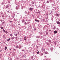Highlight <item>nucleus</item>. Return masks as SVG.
<instances>
[{"label":"nucleus","mask_w":60,"mask_h":60,"mask_svg":"<svg viewBox=\"0 0 60 60\" xmlns=\"http://www.w3.org/2000/svg\"><path fill=\"white\" fill-rule=\"evenodd\" d=\"M34 9V8H29V10L30 11H33V10Z\"/></svg>","instance_id":"1"},{"label":"nucleus","mask_w":60,"mask_h":60,"mask_svg":"<svg viewBox=\"0 0 60 60\" xmlns=\"http://www.w3.org/2000/svg\"><path fill=\"white\" fill-rule=\"evenodd\" d=\"M22 46L21 45H19V48H21V47H22Z\"/></svg>","instance_id":"2"},{"label":"nucleus","mask_w":60,"mask_h":60,"mask_svg":"<svg viewBox=\"0 0 60 60\" xmlns=\"http://www.w3.org/2000/svg\"><path fill=\"white\" fill-rule=\"evenodd\" d=\"M35 21L37 22H39V21L38 20L36 19H35Z\"/></svg>","instance_id":"3"},{"label":"nucleus","mask_w":60,"mask_h":60,"mask_svg":"<svg viewBox=\"0 0 60 60\" xmlns=\"http://www.w3.org/2000/svg\"><path fill=\"white\" fill-rule=\"evenodd\" d=\"M55 10H56L57 11H59V9L58 8H55Z\"/></svg>","instance_id":"4"},{"label":"nucleus","mask_w":60,"mask_h":60,"mask_svg":"<svg viewBox=\"0 0 60 60\" xmlns=\"http://www.w3.org/2000/svg\"><path fill=\"white\" fill-rule=\"evenodd\" d=\"M1 17H2V19H4V15L3 14V15H2L1 16Z\"/></svg>","instance_id":"5"},{"label":"nucleus","mask_w":60,"mask_h":60,"mask_svg":"<svg viewBox=\"0 0 60 60\" xmlns=\"http://www.w3.org/2000/svg\"><path fill=\"white\" fill-rule=\"evenodd\" d=\"M8 60H12V59L10 57H9L8 58Z\"/></svg>","instance_id":"6"},{"label":"nucleus","mask_w":60,"mask_h":60,"mask_svg":"<svg viewBox=\"0 0 60 60\" xmlns=\"http://www.w3.org/2000/svg\"><path fill=\"white\" fill-rule=\"evenodd\" d=\"M56 26H54V28H53V30H55V29H56Z\"/></svg>","instance_id":"7"},{"label":"nucleus","mask_w":60,"mask_h":60,"mask_svg":"<svg viewBox=\"0 0 60 60\" xmlns=\"http://www.w3.org/2000/svg\"><path fill=\"white\" fill-rule=\"evenodd\" d=\"M54 34H56L57 33V31H54Z\"/></svg>","instance_id":"8"},{"label":"nucleus","mask_w":60,"mask_h":60,"mask_svg":"<svg viewBox=\"0 0 60 60\" xmlns=\"http://www.w3.org/2000/svg\"><path fill=\"white\" fill-rule=\"evenodd\" d=\"M57 24H58V25H59L60 24V22L59 21L57 22Z\"/></svg>","instance_id":"9"},{"label":"nucleus","mask_w":60,"mask_h":60,"mask_svg":"<svg viewBox=\"0 0 60 60\" xmlns=\"http://www.w3.org/2000/svg\"><path fill=\"white\" fill-rule=\"evenodd\" d=\"M56 16H57V17H58V16H59V15H58V14H56Z\"/></svg>","instance_id":"10"},{"label":"nucleus","mask_w":60,"mask_h":60,"mask_svg":"<svg viewBox=\"0 0 60 60\" xmlns=\"http://www.w3.org/2000/svg\"><path fill=\"white\" fill-rule=\"evenodd\" d=\"M37 49H39V48H40V46H37Z\"/></svg>","instance_id":"11"},{"label":"nucleus","mask_w":60,"mask_h":60,"mask_svg":"<svg viewBox=\"0 0 60 60\" xmlns=\"http://www.w3.org/2000/svg\"><path fill=\"white\" fill-rule=\"evenodd\" d=\"M51 51L52 52V50H53V48L52 47L51 48Z\"/></svg>","instance_id":"12"},{"label":"nucleus","mask_w":60,"mask_h":60,"mask_svg":"<svg viewBox=\"0 0 60 60\" xmlns=\"http://www.w3.org/2000/svg\"><path fill=\"white\" fill-rule=\"evenodd\" d=\"M11 40V38H9V39H8L7 40V41H10V40Z\"/></svg>","instance_id":"13"},{"label":"nucleus","mask_w":60,"mask_h":60,"mask_svg":"<svg viewBox=\"0 0 60 60\" xmlns=\"http://www.w3.org/2000/svg\"><path fill=\"white\" fill-rule=\"evenodd\" d=\"M14 35H15V36H17V35H18V34H15V33Z\"/></svg>","instance_id":"14"},{"label":"nucleus","mask_w":60,"mask_h":60,"mask_svg":"<svg viewBox=\"0 0 60 60\" xmlns=\"http://www.w3.org/2000/svg\"><path fill=\"white\" fill-rule=\"evenodd\" d=\"M1 4L3 5L4 4V2H3L2 3H1Z\"/></svg>","instance_id":"15"},{"label":"nucleus","mask_w":60,"mask_h":60,"mask_svg":"<svg viewBox=\"0 0 60 60\" xmlns=\"http://www.w3.org/2000/svg\"><path fill=\"white\" fill-rule=\"evenodd\" d=\"M7 46H5V50H6V49H7Z\"/></svg>","instance_id":"16"},{"label":"nucleus","mask_w":60,"mask_h":60,"mask_svg":"<svg viewBox=\"0 0 60 60\" xmlns=\"http://www.w3.org/2000/svg\"><path fill=\"white\" fill-rule=\"evenodd\" d=\"M27 25H28V24H30V22H27Z\"/></svg>","instance_id":"17"},{"label":"nucleus","mask_w":60,"mask_h":60,"mask_svg":"<svg viewBox=\"0 0 60 60\" xmlns=\"http://www.w3.org/2000/svg\"><path fill=\"white\" fill-rule=\"evenodd\" d=\"M45 53L46 54H49V53L47 52H45Z\"/></svg>","instance_id":"18"},{"label":"nucleus","mask_w":60,"mask_h":60,"mask_svg":"<svg viewBox=\"0 0 60 60\" xmlns=\"http://www.w3.org/2000/svg\"><path fill=\"white\" fill-rule=\"evenodd\" d=\"M34 31H37V30L36 29V28L34 29Z\"/></svg>","instance_id":"19"},{"label":"nucleus","mask_w":60,"mask_h":60,"mask_svg":"<svg viewBox=\"0 0 60 60\" xmlns=\"http://www.w3.org/2000/svg\"><path fill=\"white\" fill-rule=\"evenodd\" d=\"M26 37H24V40H26Z\"/></svg>","instance_id":"20"},{"label":"nucleus","mask_w":60,"mask_h":60,"mask_svg":"<svg viewBox=\"0 0 60 60\" xmlns=\"http://www.w3.org/2000/svg\"><path fill=\"white\" fill-rule=\"evenodd\" d=\"M14 21H16V19H15V18L14 19Z\"/></svg>","instance_id":"21"},{"label":"nucleus","mask_w":60,"mask_h":60,"mask_svg":"<svg viewBox=\"0 0 60 60\" xmlns=\"http://www.w3.org/2000/svg\"><path fill=\"white\" fill-rule=\"evenodd\" d=\"M0 14L1 15H3V12H0Z\"/></svg>","instance_id":"22"},{"label":"nucleus","mask_w":60,"mask_h":60,"mask_svg":"<svg viewBox=\"0 0 60 60\" xmlns=\"http://www.w3.org/2000/svg\"><path fill=\"white\" fill-rule=\"evenodd\" d=\"M9 7V6H8V5H7L6 6V8H8V7Z\"/></svg>","instance_id":"23"},{"label":"nucleus","mask_w":60,"mask_h":60,"mask_svg":"<svg viewBox=\"0 0 60 60\" xmlns=\"http://www.w3.org/2000/svg\"><path fill=\"white\" fill-rule=\"evenodd\" d=\"M15 39H16V40H18V38H17V37H15Z\"/></svg>","instance_id":"24"},{"label":"nucleus","mask_w":60,"mask_h":60,"mask_svg":"<svg viewBox=\"0 0 60 60\" xmlns=\"http://www.w3.org/2000/svg\"><path fill=\"white\" fill-rule=\"evenodd\" d=\"M46 35H48V34H49V33H48L46 32Z\"/></svg>","instance_id":"25"},{"label":"nucleus","mask_w":60,"mask_h":60,"mask_svg":"<svg viewBox=\"0 0 60 60\" xmlns=\"http://www.w3.org/2000/svg\"><path fill=\"white\" fill-rule=\"evenodd\" d=\"M13 36V35H12V34H10V36H11V37H12V36Z\"/></svg>","instance_id":"26"},{"label":"nucleus","mask_w":60,"mask_h":60,"mask_svg":"<svg viewBox=\"0 0 60 60\" xmlns=\"http://www.w3.org/2000/svg\"><path fill=\"white\" fill-rule=\"evenodd\" d=\"M27 11H25V13H26H26H27Z\"/></svg>","instance_id":"27"},{"label":"nucleus","mask_w":60,"mask_h":60,"mask_svg":"<svg viewBox=\"0 0 60 60\" xmlns=\"http://www.w3.org/2000/svg\"><path fill=\"white\" fill-rule=\"evenodd\" d=\"M39 51H38V52H37V53L38 54H39Z\"/></svg>","instance_id":"28"},{"label":"nucleus","mask_w":60,"mask_h":60,"mask_svg":"<svg viewBox=\"0 0 60 60\" xmlns=\"http://www.w3.org/2000/svg\"><path fill=\"white\" fill-rule=\"evenodd\" d=\"M1 29H3L4 28V27H1Z\"/></svg>","instance_id":"29"},{"label":"nucleus","mask_w":60,"mask_h":60,"mask_svg":"<svg viewBox=\"0 0 60 60\" xmlns=\"http://www.w3.org/2000/svg\"><path fill=\"white\" fill-rule=\"evenodd\" d=\"M37 42H39V40L38 39H37Z\"/></svg>","instance_id":"30"},{"label":"nucleus","mask_w":60,"mask_h":60,"mask_svg":"<svg viewBox=\"0 0 60 60\" xmlns=\"http://www.w3.org/2000/svg\"><path fill=\"white\" fill-rule=\"evenodd\" d=\"M5 32V33L6 34H7V33H8V32H7V31H6Z\"/></svg>","instance_id":"31"},{"label":"nucleus","mask_w":60,"mask_h":60,"mask_svg":"<svg viewBox=\"0 0 60 60\" xmlns=\"http://www.w3.org/2000/svg\"><path fill=\"white\" fill-rule=\"evenodd\" d=\"M30 12H29L28 13H27V15H29V13H30Z\"/></svg>","instance_id":"32"},{"label":"nucleus","mask_w":60,"mask_h":60,"mask_svg":"<svg viewBox=\"0 0 60 60\" xmlns=\"http://www.w3.org/2000/svg\"><path fill=\"white\" fill-rule=\"evenodd\" d=\"M3 31L4 32H5V30H4L3 29Z\"/></svg>","instance_id":"33"},{"label":"nucleus","mask_w":60,"mask_h":60,"mask_svg":"<svg viewBox=\"0 0 60 60\" xmlns=\"http://www.w3.org/2000/svg\"><path fill=\"white\" fill-rule=\"evenodd\" d=\"M16 47L17 48H19V47H18L17 45L16 46Z\"/></svg>","instance_id":"34"},{"label":"nucleus","mask_w":60,"mask_h":60,"mask_svg":"<svg viewBox=\"0 0 60 60\" xmlns=\"http://www.w3.org/2000/svg\"><path fill=\"white\" fill-rule=\"evenodd\" d=\"M32 46H33V45H34V46H33V47H34V46H35V45H34V44H32Z\"/></svg>","instance_id":"35"},{"label":"nucleus","mask_w":60,"mask_h":60,"mask_svg":"<svg viewBox=\"0 0 60 60\" xmlns=\"http://www.w3.org/2000/svg\"><path fill=\"white\" fill-rule=\"evenodd\" d=\"M47 45H49V43H47Z\"/></svg>","instance_id":"36"},{"label":"nucleus","mask_w":60,"mask_h":60,"mask_svg":"<svg viewBox=\"0 0 60 60\" xmlns=\"http://www.w3.org/2000/svg\"><path fill=\"white\" fill-rule=\"evenodd\" d=\"M25 21L24 20V19H23L22 21V22H24V21Z\"/></svg>","instance_id":"37"},{"label":"nucleus","mask_w":60,"mask_h":60,"mask_svg":"<svg viewBox=\"0 0 60 60\" xmlns=\"http://www.w3.org/2000/svg\"><path fill=\"white\" fill-rule=\"evenodd\" d=\"M46 3H48L49 4V1H47Z\"/></svg>","instance_id":"38"},{"label":"nucleus","mask_w":60,"mask_h":60,"mask_svg":"<svg viewBox=\"0 0 60 60\" xmlns=\"http://www.w3.org/2000/svg\"><path fill=\"white\" fill-rule=\"evenodd\" d=\"M13 16H14L15 15V14H13Z\"/></svg>","instance_id":"39"},{"label":"nucleus","mask_w":60,"mask_h":60,"mask_svg":"<svg viewBox=\"0 0 60 60\" xmlns=\"http://www.w3.org/2000/svg\"><path fill=\"white\" fill-rule=\"evenodd\" d=\"M7 12L8 13H9V11H8L7 10Z\"/></svg>","instance_id":"40"},{"label":"nucleus","mask_w":60,"mask_h":60,"mask_svg":"<svg viewBox=\"0 0 60 60\" xmlns=\"http://www.w3.org/2000/svg\"><path fill=\"white\" fill-rule=\"evenodd\" d=\"M2 24H3V25H4V22H2Z\"/></svg>","instance_id":"41"},{"label":"nucleus","mask_w":60,"mask_h":60,"mask_svg":"<svg viewBox=\"0 0 60 60\" xmlns=\"http://www.w3.org/2000/svg\"><path fill=\"white\" fill-rule=\"evenodd\" d=\"M51 20H52V21H53V18H52Z\"/></svg>","instance_id":"42"},{"label":"nucleus","mask_w":60,"mask_h":60,"mask_svg":"<svg viewBox=\"0 0 60 60\" xmlns=\"http://www.w3.org/2000/svg\"><path fill=\"white\" fill-rule=\"evenodd\" d=\"M41 55H43V53H41Z\"/></svg>","instance_id":"43"},{"label":"nucleus","mask_w":60,"mask_h":60,"mask_svg":"<svg viewBox=\"0 0 60 60\" xmlns=\"http://www.w3.org/2000/svg\"><path fill=\"white\" fill-rule=\"evenodd\" d=\"M8 3H10V1H8Z\"/></svg>","instance_id":"44"},{"label":"nucleus","mask_w":60,"mask_h":60,"mask_svg":"<svg viewBox=\"0 0 60 60\" xmlns=\"http://www.w3.org/2000/svg\"><path fill=\"white\" fill-rule=\"evenodd\" d=\"M52 6H54V4H52Z\"/></svg>","instance_id":"45"},{"label":"nucleus","mask_w":60,"mask_h":60,"mask_svg":"<svg viewBox=\"0 0 60 60\" xmlns=\"http://www.w3.org/2000/svg\"><path fill=\"white\" fill-rule=\"evenodd\" d=\"M43 51H45V49H43Z\"/></svg>","instance_id":"46"},{"label":"nucleus","mask_w":60,"mask_h":60,"mask_svg":"<svg viewBox=\"0 0 60 60\" xmlns=\"http://www.w3.org/2000/svg\"><path fill=\"white\" fill-rule=\"evenodd\" d=\"M11 38L12 39H14V37H12Z\"/></svg>","instance_id":"47"},{"label":"nucleus","mask_w":60,"mask_h":60,"mask_svg":"<svg viewBox=\"0 0 60 60\" xmlns=\"http://www.w3.org/2000/svg\"><path fill=\"white\" fill-rule=\"evenodd\" d=\"M4 38H5V36H3Z\"/></svg>","instance_id":"48"},{"label":"nucleus","mask_w":60,"mask_h":60,"mask_svg":"<svg viewBox=\"0 0 60 60\" xmlns=\"http://www.w3.org/2000/svg\"><path fill=\"white\" fill-rule=\"evenodd\" d=\"M24 24H25V25H26V22H25Z\"/></svg>","instance_id":"49"},{"label":"nucleus","mask_w":60,"mask_h":60,"mask_svg":"<svg viewBox=\"0 0 60 60\" xmlns=\"http://www.w3.org/2000/svg\"><path fill=\"white\" fill-rule=\"evenodd\" d=\"M10 23H11V22H12V21H10Z\"/></svg>","instance_id":"50"},{"label":"nucleus","mask_w":60,"mask_h":60,"mask_svg":"<svg viewBox=\"0 0 60 60\" xmlns=\"http://www.w3.org/2000/svg\"><path fill=\"white\" fill-rule=\"evenodd\" d=\"M41 1H42V2H43V1H44V0H41Z\"/></svg>","instance_id":"51"},{"label":"nucleus","mask_w":60,"mask_h":60,"mask_svg":"<svg viewBox=\"0 0 60 60\" xmlns=\"http://www.w3.org/2000/svg\"><path fill=\"white\" fill-rule=\"evenodd\" d=\"M32 3V4H34V2H33Z\"/></svg>","instance_id":"52"},{"label":"nucleus","mask_w":60,"mask_h":60,"mask_svg":"<svg viewBox=\"0 0 60 60\" xmlns=\"http://www.w3.org/2000/svg\"><path fill=\"white\" fill-rule=\"evenodd\" d=\"M16 10H18V8H17L16 7Z\"/></svg>","instance_id":"53"},{"label":"nucleus","mask_w":60,"mask_h":60,"mask_svg":"<svg viewBox=\"0 0 60 60\" xmlns=\"http://www.w3.org/2000/svg\"><path fill=\"white\" fill-rule=\"evenodd\" d=\"M59 20L60 21V18H59Z\"/></svg>","instance_id":"54"},{"label":"nucleus","mask_w":60,"mask_h":60,"mask_svg":"<svg viewBox=\"0 0 60 60\" xmlns=\"http://www.w3.org/2000/svg\"><path fill=\"white\" fill-rule=\"evenodd\" d=\"M24 7V6H22V8H23Z\"/></svg>","instance_id":"55"},{"label":"nucleus","mask_w":60,"mask_h":60,"mask_svg":"<svg viewBox=\"0 0 60 60\" xmlns=\"http://www.w3.org/2000/svg\"><path fill=\"white\" fill-rule=\"evenodd\" d=\"M51 27H53V26L52 25H51Z\"/></svg>","instance_id":"56"},{"label":"nucleus","mask_w":60,"mask_h":60,"mask_svg":"<svg viewBox=\"0 0 60 60\" xmlns=\"http://www.w3.org/2000/svg\"><path fill=\"white\" fill-rule=\"evenodd\" d=\"M23 8H22V9H23Z\"/></svg>","instance_id":"57"},{"label":"nucleus","mask_w":60,"mask_h":60,"mask_svg":"<svg viewBox=\"0 0 60 60\" xmlns=\"http://www.w3.org/2000/svg\"><path fill=\"white\" fill-rule=\"evenodd\" d=\"M51 31V30H50L49 31V32H50Z\"/></svg>","instance_id":"58"},{"label":"nucleus","mask_w":60,"mask_h":60,"mask_svg":"<svg viewBox=\"0 0 60 60\" xmlns=\"http://www.w3.org/2000/svg\"><path fill=\"white\" fill-rule=\"evenodd\" d=\"M22 51H24V50H22Z\"/></svg>","instance_id":"59"},{"label":"nucleus","mask_w":60,"mask_h":60,"mask_svg":"<svg viewBox=\"0 0 60 60\" xmlns=\"http://www.w3.org/2000/svg\"><path fill=\"white\" fill-rule=\"evenodd\" d=\"M18 34H19V32L18 31Z\"/></svg>","instance_id":"60"},{"label":"nucleus","mask_w":60,"mask_h":60,"mask_svg":"<svg viewBox=\"0 0 60 60\" xmlns=\"http://www.w3.org/2000/svg\"><path fill=\"white\" fill-rule=\"evenodd\" d=\"M46 60H48V59H46Z\"/></svg>","instance_id":"61"},{"label":"nucleus","mask_w":60,"mask_h":60,"mask_svg":"<svg viewBox=\"0 0 60 60\" xmlns=\"http://www.w3.org/2000/svg\"><path fill=\"white\" fill-rule=\"evenodd\" d=\"M33 58V57H31V58Z\"/></svg>","instance_id":"62"},{"label":"nucleus","mask_w":60,"mask_h":60,"mask_svg":"<svg viewBox=\"0 0 60 60\" xmlns=\"http://www.w3.org/2000/svg\"><path fill=\"white\" fill-rule=\"evenodd\" d=\"M30 21V20H29V21Z\"/></svg>","instance_id":"63"},{"label":"nucleus","mask_w":60,"mask_h":60,"mask_svg":"<svg viewBox=\"0 0 60 60\" xmlns=\"http://www.w3.org/2000/svg\"><path fill=\"white\" fill-rule=\"evenodd\" d=\"M27 52H28V50H27Z\"/></svg>","instance_id":"64"}]
</instances>
